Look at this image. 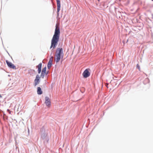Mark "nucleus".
<instances>
[{"label": "nucleus", "mask_w": 153, "mask_h": 153, "mask_svg": "<svg viewBox=\"0 0 153 153\" xmlns=\"http://www.w3.org/2000/svg\"><path fill=\"white\" fill-rule=\"evenodd\" d=\"M57 5V16H59V12L60 9V0H56Z\"/></svg>", "instance_id": "39448f33"}, {"label": "nucleus", "mask_w": 153, "mask_h": 153, "mask_svg": "<svg viewBox=\"0 0 153 153\" xmlns=\"http://www.w3.org/2000/svg\"><path fill=\"white\" fill-rule=\"evenodd\" d=\"M34 86H36L39 83V80H38V79H35L34 80Z\"/></svg>", "instance_id": "9b49d317"}, {"label": "nucleus", "mask_w": 153, "mask_h": 153, "mask_svg": "<svg viewBox=\"0 0 153 153\" xmlns=\"http://www.w3.org/2000/svg\"><path fill=\"white\" fill-rule=\"evenodd\" d=\"M41 131L42 133L41 135V137L43 139H45L48 136V133L45 132V130L42 128L41 129Z\"/></svg>", "instance_id": "7ed1b4c3"}, {"label": "nucleus", "mask_w": 153, "mask_h": 153, "mask_svg": "<svg viewBox=\"0 0 153 153\" xmlns=\"http://www.w3.org/2000/svg\"><path fill=\"white\" fill-rule=\"evenodd\" d=\"M152 0L153 1V0Z\"/></svg>", "instance_id": "f3484780"}, {"label": "nucleus", "mask_w": 153, "mask_h": 153, "mask_svg": "<svg viewBox=\"0 0 153 153\" xmlns=\"http://www.w3.org/2000/svg\"><path fill=\"white\" fill-rule=\"evenodd\" d=\"M2 96L0 94V97H1Z\"/></svg>", "instance_id": "dca6fc26"}, {"label": "nucleus", "mask_w": 153, "mask_h": 153, "mask_svg": "<svg viewBox=\"0 0 153 153\" xmlns=\"http://www.w3.org/2000/svg\"><path fill=\"white\" fill-rule=\"evenodd\" d=\"M98 1H99V0H98Z\"/></svg>", "instance_id": "a211bd4d"}, {"label": "nucleus", "mask_w": 153, "mask_h": 153, "mask_svg": "<svg viewBox=\"0 0 153 153\" xmlns=\"http://www.w3.org/2000/svg\"><path fill=\"white\" fill-rule=\"evenodd\" d=\"M6 63L8 65V66L11 68H13V69H16V67L11 62H9L7 60H6Z\"/></svg>", "instance_id": "0eeeda50"}, {"label": "nucleus", "mask_w": 153, "mask_h": 153, "mask_svg": "<svg viewBox=\"0 0 153 153\" xmlns=\"http://www.w3.org/2000/svg\"><path fill=\"white\" fill-rule=\"evenodd\" d=\"M40 78V77L38 75H37L36 76V78L35 79H38V80H39Z\"/></svg>", "instance_id": "ddd939ff"}, {"label": "nucleus", "mask_w": 153, "mask_h": 153, "mask_svg": "<svg viewBox=\"0 0 153 153\" xmlns=\"http://www.w3.org/2000/svg\"><path fill=\"white\" fill-rule=\"evenodd\" d=\"M52 63H51V61H49L48 64V69H49L51 67Z\"/></svg>", "instance_id": "f8f14e48"}, {"label": "nucleus", "mask_w": 153, "mask_h": 153, "mask_svg": "<svg viewBox=\"0 0 153 153\" xmlns=\"http://www.w3.org/2000/svg\"><path fill=\"white\" fill-rule=\"evenodd\" d=\"M137 67L139 70L140 69V67L138 64H137Z\"/></svg>", "instance_id": "2eb2a0df"}, {"label": "nucleus", "mask_w": 153, "mask_h": 153, "mask_svg": "<svg viewBox=\"0 0 153 153\" xmlns=\"http://www.w3.org/2000/svg\"><path fill=\"white\" fill-rule=\"evenodd\" d=\"M63 49L62 48H57L54 56V60L56 63L59 62L61 59L63 58Z\"/></svg>", "instance_id": "f03ea898"}, {"label": "nucleus", "mask_w": 153, "mask_h": 153, "mask_svg": "<svg viewBox=\"0 0 153 153\" xmlns=\"http://www.w3.org/2000/svg\"><path fill=\"white\" fill-rule=\"evenodd\" d=\"M37 93L39 95L41 94L42 93V91L40 87H38L37 88Z\"/></svg>", "instance_id": "9d476101"}, {"label": "nucleus", "mask_w": 153, "mask_h": 153, "mask_svg": "<svg viewBox=\"0 0 153 153\" xmlns=\"http://www.w3.org/2000/svg\"><path fill=\"white\" fill-rule=\"evenodd\" d=\"M55 27L54 33L51 40V44L50 47V48H53V49L55 48L57 45L60 35L59 25L56 24Z\"/></svg>", "instance_id": "f257e3e1"}, {"label": "nucleus", "mask_w": 153, "mask_h": 153, "mask_svg": "<svg viewBox=\"0 0 153 153\" xmlns=\"http://www.w3.org/2000/svg\"><path fill=\"white\" fill-rule=\"evenodd\" d=\"M53 56L51 57V58H50L49 61H51V63H52V60H53Z\"/></svg>", "instance_id": "4468645a"}, {"label": "nucleus", "mask_w": 153, "mask_h": 153, "mask_svg": "<svg viewBox=\"0 0 153 153\" xmlns=\"http://www.w3.org/2000/svg\"><path fill=\"white\" fill-rule=\"evenodd\" d=\"M89 70L90 69H87L84 71L82 74L84 77L87 78L90 76V73L89 71Z\"/></svg>", "instance_id": "20e7f679"}, {"label": "nucleus", "mask_w": 153, "mask_h": 153, "mask_svg": "<svg viewBox=\"0 0 153 153\" xmlns=\"http://www.w3.org/2000/svg\"><path fill=\"white\" fill-rule=\"evenodd\" d=\"M46 67H45L43 68L41 74V77L42 78H44L45 75H47V74L46 73Z\"/></svg>", "instance_id": "423d86ee"}, {"label": "nucleus", "mask_w": 153, "mask_h": 153, "mask_svg": "<svg viewBox=\"0 0 153 153\" xmlns=\"http://www.w3.org/2000/svg\"><path fill=\"white\" fill-rule=\"evenodd\" d=\"M42 66V63H40L38 65L36 66V68H37L38 73L40 74L41 71V68Z\"/></svg>", "instance_id": "1a4fd4ad"}, {"label": "nucleus", "mask_w": 153, "mask_h": 153, "mask_svg": "<svg viewBox=\"0 0 153 153\" xmlns=\"http://www.w3.org/2000/svg\"><path fill=\"white\" fill-rule=\"evenodd\" d=\"M45 103L46 105L48 107H50L51 106V102L49 98L48 97H45Z\"/></svg>", "instance_id": "6e6552de"}]
</instances>
